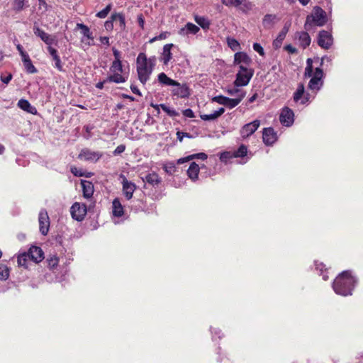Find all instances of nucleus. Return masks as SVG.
Returning <instances> with one entry per match:
<instances>
[{"mask_svg":"<svg viewBox=\"0 0 363 363\" xmlns=\"http://www.w3.org/2000/svg\"><path fill=\"white\" fill-rule=\"evenodd\" d=\"M156 58L152 57L147 58L143 52L139 53L136 60L137 73L138 79L143 84L149 80L155 65Z\"/></svg>","mask_w":363,"mask_h":363,"instance_id":"1","label":"nucleus"},{"mask_svg":"<svg viewBox=\"0 0 363 363\" xmlns=\"http://www.w3.org/2000/svg\"><path fill=\"white\" fill-rule=\"evenodd\" d=\"M313 60L311 58L306 60V67L305 68L304 77H311L309 81L308 89L317 94L323 85V71L320 67H316L315 72L313 70Z\"/></svg>","mask_w":363,"mask_h":363,"instance_id":"2","label":"nucleus"},{"mask_svg":"<svg viewBox=\"0 0 363 363\" xmlns=\"http://www.w3.org/2000/svg\"><path fill=\"white\" fill-rule=\"evenodd\" d=\"M356 280L348 271L342 272L334 281L333 289L337 294L348 296L352 294Z\"/></svg>","mask_w":363,"mask_h":363,"instance_id":"3","label":"nucleus"},{"mask_svg":"<svg viewBox=\"0 0 363 363\" xmlns=\"http://www.w3.org/2000/svg\"><path fill=\"white\" fill-rule=\"evenodd\" d=\"M327 21L326 12L320 6H315L306 17L304 28L306 31H314L316 27L323 26Z\"/></svg>","mask_w":363,"mask_h":363,"instance_id":"4","label":"nucleus"},{"mask_svg":"<svg viewBox=\"0 0 363 363\" xmlns=\"http://www.w3.org/2000/svg\"><path fill=\"white\" fill-rule=\"evenodd\" d=\"M158 82L163 85L172 86V94L173 96L179 98H189L191 94L189 87L186 84H180L168 77L164 72L158 74Z\"/></svg>","mask_w":363,"mask_h":363,"instance_id":"5","label":"nucleus"},{"mask_svg":"<svg viewBox=\"0 0 363 363\" xmlns=\"http://www.w3.org/2000/svg\"><path fill=\"white\" fill-rule=\"evenodd\" d=\"M110 71L112 74L109 75L106 79V81H108V82L121 84L126 82L128 77L121 74L123 72L121 61L113 60L110 67Z\"/></svg>","mask_w":363,"mask_h":363,"instance_id":"6","label":"nucleus"},{"mask_svg":"<svg viewBox=\"0 0 363 363\" xmlns=\"http://www.w3.org/2000/svg\"><path fill=\"white\" fill-rule=\"evenodd\" d=\"M239 68L234 84L235 86H246L253 76V70L247 69L243 65H240Z\"/></svg>","mask_w":363,"mask_h":363,"instance_id":"7","label":"nucleus"},{"mask_svg":"<svg viewBox=\"0 0 363 363\" xmlns=\"http://www.w3.org/2000/svg\"><path fill=\"white\" fill-rule=\"evenodd\" d=\"M70 212L72 217L74 220L81 221L84 218L86 214V206L76 202L72 206Z\"/></svg>","mask_w":363,"mask_h":363,"instance_id":"8","label":"nucleus"},{"mask_svg":"<svg viewBox=\"0 0 363 363\" xmlns=\"http://www.w3.org/2000/svg\"><path fill=\"white\" fill-rule=\"evenodd\" d=\"M39 230L42 235H46L50 228V218L48 212L42 209L38 216Z\"/></svg>","mask_w":363,"mask_h":363,"instance_id":"9","label":"nucleus"},{"mask_svg":"<svg viewBox=\"0 0 363 363\" xmlns=\"http://www.w3.org/2000/svg\"><path fill=\"white\" fill-rule=\"evenodd\" d=\"M103 154L98 151H92L88 148L82 149L78 155V158L89 162H97Z\"/></svg>","mask_w":363,"mask_h":363,"instance_id":"10","label":"nucleus"},{"mask_svg":"<svg viewBox=\"0 0 363 363\" xmlns=\"http://www.w3.org/2000/svg\"><path fill=\"white\" fill-rule=\"evenodd\" d=\"M333 44L332 35L327 30H320L318 36V45L323 49H329Z\"/></svg>","mask_w":363,"mask_h":363,"instance_id":"11","label":"nucleus"},{"mask_svg":"<svg viewBox=\"0 0 363 363\" xmlns=\"http://www.w3.org/2000/svg\"><path fill=\"white\" fill-rule=\"evenodd\" d=\"M260 121L259 120H255L251 123L244 125L240 130L241 137L243 138H248L258 129Z\"/></svg>","mask_w":363,"mask_h":363,"instance_id":"12","label":"nucleus"},{"mask_svg":"<svg viewBox=\"0 0 363 363\" xmlns=\"http://www.w3.org/2000/svg\"><path fill=\"white\" fill-rule=\"evenodd\" d=\"M294 112L291 109L288 107H285L282 109L279 120L281 124L285 126H290L294 123Z\"/></svg>","mask_w":363,"mask_h":363,"instance_id":"13","label":"nucleus"},{"mask_svg":"<svg viewBox=\"0 0 363 363\" xmlns=\"http://www.w3.org/2000/svg\"><path fill=\"white\" fill-rule=\"evenodd\" d=\"M123 193L128 200L133 197V194L136 189V185L127 180L125 177L123 178Z\"/></svg>","mask_w":363,"mask_h":363,"instance_id":"14","label":"nucleus"},{"mask_svg":"<svg viewBox=\"0 0 363 363\" xmlns=\"http://www.w3.org/2000/svg\"><path fill=\"white\" fill-rule=\"evenodd\" d=\"M262 138L265 145H272L277 140L276 133L272 128H265L263 129Z\"/></svg>","mask_w":363,"mask_h":363,"instance_id":"15","label":"nucleus"},{"mask_svg":"<svg viewBox=\"0 0 363 363\" xmlns=\"http://www.w3.org/2000/svg\"><path fill=\"white\" fill-rule=\"evenodd\" d=\"M27 254L29 255L30 260L35 263L40 262L44 257L42 249L36 246L31 247Z\"/></svg>","mask_w":363,"mask_h":363,"instance_id":"16","label":"nucleus"},{"mask_svg":"<svg viewBox=\"0 0 363 363\" xmlns=\"http://www.w3.org/2000/svg\"><path fill=\"white\" fill-rule=\"evenodd\" d=\"M33 32L35 35L39 37L45 43L49 46H51V45L55 41V39L50 34L45 33L38 26H34Z\"/></svg>","mask_w":363,"mask_h":363,"instance_id":"17","label":"nucleus"},{"mask_svg":"<svg viewBox=\"0 0 363 363\" xmlns=\"http://www.w3.org/2000/svg\"><path fill=\"white\" fill-rule=\"evenodd\" d=\"M48 51L50 55L52 61L55 62V67L60 72H63V66L61 62V59L58 55L57 50L52 46L48 47Z\"/></svg>","mask_w":363,"mask_h":363,"instance_id":"18","label":"nucleus"},{"mask_svg":"<svg viewBox=\"0 0 363 363\" xmlns=\"http://www.w3.org/2000/svg\"><path fill=\"white\" fill-rule=\"evenodd\" d=\"M199 28L192 23H187L184 27L179 30V34L182 36H189V35H195L199 31Z\"/></svg>","mask_w":363,"mask_h":363,"instance_id":"19","label":"nucleus"},{"mask_svg":"<svg viewBox=\"0 0 363 363\" xmlns=\"http://www.w3.org/2000/svg\"><path fill=\"white\" fill-rule=\"evenodd\" d=\"M174 47L175 45L172 43H169L164 45L160 58V60L163 62L164 65H167L169 61L172 60V54L171 50Z\"/></svg>","mask_w":363,"mask_h":363,"instance_id":"20","label":"nucleus"},{"mask_svg":"<svg viewBox=\"0 0 363 363\" xmlns=\"http://www.w3.org/2000/svg\"><path fill=\"white\" fill-rule=\"evenodd\" d=\"M81 185L83 191V196L86 199H89L94 194V184L92 182L86 180H82Z\"/></svg>","mask_w":363,"mask_h":363,"instance_id":"21","label":"nucleus"},{"mask_svg":"<svg viewBox=\"0 0 363 363\" xmlns=\"http://www.w3.org/2000/svg\"><path fill=\"white\" fill-rule=\"evenodd\" d=\"M289 29V25L285 24L282 30L279 32L277 38L273 41V47L275 49H278L281 46L283 40L286 38Z\"/></svg>","mask_w":363,"mask_h":363,"instance_id":"22","label":"nucleus"},{"mask_svg":"<svg viewBox=\"0 0 363 363\" xmlns=\"http://www.w3.org/2000/svg\"><path fill=\"white\" fill-rule=\"evenodd\" d=\"M308 32V31L306 30L297 33L300 46H301L303 49L309 46L311 42V37Z\"/></svg>","mask_w":363,"mask_h":363,"instance_id":"23","label":"nucleus"},{"mask_svg":"<svg viewBox=\"0 0 363 363\" xmlns=\"http://www.w3.org/2000/svg\"><path fill=\"white\" fill-rule=\"evenodd\" d=\"M234 62L235 64H244L248 65L251 63L250 57L245 52H237L235 54Z\"/></svg>","mask_w":363,"mask_h":363,"instance_id":"24","label":"nucleus"},{"mask_svg":"<svg viewBox=\"0 0 363 363\" xmlns=\"http://www.w3.org/2000/svg\"><path fill=\"white\" fill-rule=\"evenodd\" d=\"M151 106L155 108L156 110H157V112L160 113V107L169 116L171 117H176L179 116V113L173 109L167 106V105L162 104L160 105L157 104H151Z\"/></svg>","mask_w":363,"mask_h":363,"instance_id":"25","label":"nucleus"},{"mask_svg":"<svg viewBox=\"0 0 363 363\" xmlns=\"http://www.w3.org/2000/svg\"><path fill=\"white\" fill-rule=\"evenodd\" d=\"M207 157H208V156L206 153L200 152V153H196V154H193V155H189L186 157L180 158L177 160V163L183 164L186 162L190 161L194 159H199L201 160H205L207 159Z\"/></svg>","mask_w":363,"mask_h":363,"instance_id":"26","label":"nucleus"},{"mask_svg":"<svg viewBox=\"0 0 363 363\" xmlns=\"http://www.w3.org/2000/svg\"><path fill=\"white\" fill-rule=\"evenodd\" d=\"M199 173V165L193 162L191 163L188 170H187V174L189 177L192 179L193 181H195L198 179V175Z\"/></svg>","mask_w":363,"mask_h":363,"instance_id":"27","label":"nucleus"},{"mask_svg":"<svg viewBox=\"0 0 363 363\" xmlns=\"http://www.w3.org/2000/svg\"><path fill=\"white\" fill-rule=\"evenodd\" d=\"M18 106L20 108L28 113L33 114L37 113L35 108L32 106L29 101L26 99H20L18 102Z\"/></svg>","mask_w":363,"mask_h":363,"instance_id":"28","label":"nucleus"},{"mask_svg":"<svg viewBox=\"0 0 363 363\" xmlns=\"http://www.w3.org/2000/svg\"><path fill=\"white\" fill-rule=\"evenodd\" d=\"M144 181H146L148 184L155 186L161 183L162 179L155 172H152L145 176Z\"/></svg>","mask_w":363,"mask_h":363,"instance_id":"29","label":"nucleus"},{"mask_svg":"<svg viewBox=\"0 0 363 363\" xmlns=\"http://www.w3.org/2000/svg\"><path fill=\"white\" fill-rule=\"evenodd\" d=\"M245 96V93H241L238 97H236L235 99H230L228 97V100L226 101V104L225 105V106L229 108H233L235 107L241 102Z\"/></svg>","mask_w":363,"mask_h":363,"instance_id":"30","label":"nucleus"},{"mask_svg":"<svg viewBox=\"0 0 363 363\" xmlns=\"http://www.w3.org/2000/svg\"><path fill=\"white\" fill-rule=\"evenodd\" d=\"M113 213L116 217H121L123 214V208L118 199H115L113 201Z\"/></svg>","mask_w":363,"mask_h":363,"instance_id":"31","label":"nucleus"},{"mask_svg":"<svg viewBox=\"0 0 363 363\" xmlns=\"http://www.w3.org/2000/svg\"><path fill=\"white\" fill-rule=\"evenodd\" d=\"M305 92V87L303 84L300 83L298 84L296 91L294 94V101L298 102L299 100L301 101Z\"/></svg>","mask_w":363,"mask_h":363,"instance_id":"32","label":"nucleus"},{"mask_svg":"<svg viewBox=\"0 0 363 363\" xmlns=\"http://www.w3.org/2000/svg\"><path fill=\"white\" fill-rule=\"evenodd\" d=\"M111 19L115 22L118 21L119 26L121 29H123L125 26V21L124 15L121 13H113L111 16Z\"/></svg>","mask_w":363,"mask_h":363,"instance_id":"33","label":"nucleus"},{"mask_svg":"<svg viewBox=\"0 0 363 363\" xmlns=\"http://www.w3.org/2000/svg\"><path fill=\"white\" fill-rule=\"evenodd\" d=\"M30 260L29 255L24 252L18 257V264L20 267L28 268V262Z\"/></svg>","mask_w":363,"mask_h":363,"instance_id":"34","label":"nucleus"},{"mask_svg":"<svg viewBox=\"0 0 363 363\" xmlns=\"http://www.w3.org/2000/svg\"><path fill=\"white\" fill-rule=\"evenodd\" d=\"M77 28L81 29L82 34L88 39L93 40L92 33L88 26L83 23H77Z\"/></svg>","mask_w":363,"mask_h":363,"instance_id":"35","label":"nucleus"},{"mask_svg":"<svg viewBox=\"0 0 363 363\" xmlns=\"http://www.w3.org/2000/svg\"><path fill=\"white\" fill-rule=\"evenodd\" d=\"M276 16L274 15L267 14L263 18V26L264 28H270L274 22Z\"/></svg>","mask_w":363,"mask_h":363,"instance_id":"36","label":"nucleus"},{"mask_svg":"<svg viewBox=\"0 0 363 363\" xmlns=\"http://www.w3.org/2000/svg\"><path fill=\"white\" fill-rule=\"evenodd\" d=\"M9 276V269L5 264H0V280H6Z\"/></svg>","mask_w":363,"mask_h":363,"instance_id":"37","label":"nucleus"},{"mask_svg":"<svg viewBox=\"0 0 363 363\" xmlns=\"http://www.w3.org/2000/svg\"><path fill=\"white\" fill-rule=\"evenodd\" d=\"M195 21L203 29L208 28L210 26L209 21L204 17L196 16Z\"/></svg>","mask_w":363,"mask_h":363,"instance_id":"38","label":"nucleus"},{"mask_svg":"<svg viewBox=\"0 0 363 363\" xmlns=\"http://www.w3.org/2000/svg\"><path fill=\"white\" fill-rule=\"evenodd\" d=\"M111 8H112V5L111 4H108L105 7V9H104L103 10L99 11L96 13V16L100 18H106L107 16V15L108 14V13L111 11Z\"/></svg>","mask_w":363,"mask_h":363,"instance_id":"39","label":"nucleus"},{"mask_svg":"<svg viewBox=\"0 0 363 363\" xmlns=\"http://www.w3.org/2000/svg\"><path fill=\"white\" fill-rule=\"evenodd\" d=\"M25 69L26 72L29 74H35L38 72V69L35 68V67L33 65L32 61L30 60L28 62H26L23 64Z\"/></svg>","mask_w":363,"mask_h":363,"instance_id":"40","label":"nucleus"},{"mask_svg":"<svg viewBox=\"0 0 363 363\" xmlns=\"http://www.w3.org/2000/svg\"><path fill=\"white\" fill-rule=\"evenodd\" d=\"M24 5V0H13V9L16 11H20L23 9Z\"/></svg>","mask_w":363,"mask_h":363,"instance_id":"41","label":"nucleus"},{"mask_svg":"<svg viewBox=\"0 0 363 363\" xmlns=\"http://www.w3.org/2000/svg\"><path fill=\"white\" fill-rule=\"evenodd\" d=\"M247 149L245 145H241L235 153V156L238 157H242L247 155Z\"/></svg>","mask_w":363,"mask_h":363,"instance_id":"42","label":"nucleus"},{"mask_svg":"<svg viewBox=\"0 0 363 363\" xmlns=\"http://www.w3.org/2000/svg\"><path fill=\"white\" fill-rule=\"evenodd\" d=\"M227 100H228V97L222 96V95L214 96L212 99L213 101L216 102V103H218L220 105H223V106H225L226 104Z\"/></svg>","mask_w":363,"mask_h":363,"instance_id":"43","label":"nucleus"},{"mask_svg":"<svg viewBox=\"0 0 363 363\" xmlns=\"http://www.w3.org/2000/svg\"><path fill=\"white\" fill-rule=\"evenodd\" d=\"M243 2V0H223V3L226 6H239Z\"/></svg>","mask_w":363,"mask_h":363,"instance_id":"44","label":"nucleus"},{"mask_svg":"<svg viewBox=\"0 0 363 363\" xmlns=\"http://www.w3.org/2000/svg\"><path fill=\"white\" fill-rule=\"evenodd\" d=\"M164 169L167 173L172 174L175 172L176 167L174 163L169 162L164 164Z\"/></svg>","mask_w":363,"mask_h":363,"instance_id":"45","label":"nucleus"},{"mask_svg":"<svg viewBox=\"0 0 363 363\" xmlns=\"http://www.w3.org/2000/svg\"><path fill=\"white\" fill-rule=\"evenodd\" d=\"M228 44L229 47L233 50H236L239 47V43L233 38H228Z\"/></svg>","mask_w":363,"mask_h":363,"instance_id":"46","label":"nucleus"},{"mask_svg":"<svg viewBox=\"0 0 363 363\" xmlns=\"http://www.w3.org/2000/svg\"><path fill=\"white\" fill-rule=\"evenodd\" d=\"M253 49L255 51L257 52L261 56L264 55V51L263 48L261 46L260 44L257 43H255L253 44Z\"/></svg>","mask_w":363,"mask_h":363,"instance_id":"47","label":"nucleus"},{"mask_svg":"<svg viewBox=\"0 0 363 363\" xmlns=\"http://www.w3.org/2000/svg\"><path fill=\"white\" fill-rule=\"evenodd\" d=\"M200 117L203 121H213L217 118L214 113L211 114L201 115Z\"/></svg>","mask_w":363,"mask_h":363,"instance_id":"48","label":"nucleus"},{"mask_svg":"<svg viewBox=\"0 0 363 363\" xmlns=\"http://www.w3.org/2000/svg\"><path fill=\"white\" fill-rule=\"evenodd\" d=\"M228 93L231 96H236L238 97L241 93H244L238 89H231L228 90Z\"/></svg>","mask_w":363,"mask_h":363,"instance_id":"49","label":"nucleus"},{"mask_svg":"<svg viewBox=\"0 0 363 363\" xmlns=\"http://www.w3.org/2000/svg\"><path fill=\"white\" fill-rule=\"evenodd\" d=\"M21 57V60H22V62L23 63H26V62H29L30 60L28 54L26 52H23L20 54Z\"/></svg>","mask_w":363,"mask_h":363,"instance_id":"50","label":"nucleus"},{"mask_svg":"<svg viewBox=\"0 0 363 363\" xmlns=\"http://www.w3.org/2000/svg\"><path fill=\"white\" fill-rule=\"evenodd\" d=\"M183 115L188 118H194L195 116L193 111L191 108H186L184 110Z\"/></svg>","mask_w":363,"mask_h":363,"instance_id":"51","label":"nucleus"},{"mask_svg":"<svg viewBox=\"0 0 363 363\" xmlns=\"http://www.w3.org/2000/svg\"><path fill=\"white\" fill-rule=\"evenodd\" d=\"M113 22L114 21H112V19L106 21L104 23L105 28L107 30H112L113 28Z\"/></svg>","mask_w":363,"mask_h":363,"instance_id":"52","label":"nucleus"},{"mask_svg":"<svg viewBox=\"0 0 363 363\" xmlns=\"http://www.w3.org/2000/svg\"><path fill=\"white\" fill-rule=\"evenodd\" d=\"M125 146L124 145H118L114 150V155H119L125 151Z\"/></svg>","mask_w":363,"mask_h":363,"instance_id":"53","label":"nucleus"},{"mask_svg":"<svg viewBox=\"0 0 363 363\" xmlns=\"http://www.w3.org/2000/svg\"><path fill=\"white\" fill-rule=\"evenodd\" d=\"M112 50L114 56V61H121L120 52L114 48H113Z\"/></svg>","mask_w":363,"mask_h":363,"instance_id":"54","label":"nucleus"},{"mask_svg":"<svg viewBox=\"0 0 363 363\" xmlns=\"http://www.w3.org/2000/svg\"><path fill=\"white\" fill-rule=\"evenodd\" d=\"M137 21L138 23L139 26L143 29L144 28V24H145V20L143 18V16L142 14H140L137 17Z\"/></svg>","mask_w":363,"mask_h":363,"instance_id":"55","label":"nucleus"},{"mask_svg":"<svg viewBox=\"0 0 363 363\" xmlns=\"http://www.w3.org/2000/svg\"><path fill=\"white\" fill-rule=\"evenodd\" d=\"M310 99H311L310 94L304 92V95L303 96V99L301 101V104H307L308 101H310Z\"/></svg>","mask_w":363,"mask_h":363,"instance_id":"56","label":"nucleus"},{"mask_svg":"<svg viewBox=\"0 0 363 363\" xmlns=\"http://www.w3.org/2000/svg\"><path fill=\"white\" fill-rule=\"evenodd\" d=\"M71 172L77 177H82L83 174L81 170H79L77 167H72Z\"/></svg>","mask_w":363,"mask_h":363,"instance_id":"57","label":"nucleus"},{"mask_svg":"<svg viewBox=\"0 0 363 363\" xmlns=\"http://www.w3.org/2000/svg\"><path fill=\"white\" fill-rule=\"evenodd\" d=\"M12 79V74H9L6 77L1 76V81L4 84H8Z\"/></svg>","mask_w":363,"mask_h":363,"instance_id":"58","label":"nucleus"},{"mask_svg":"<svg viewBox=\"0 0 363 363\" xmlns=\"http://www.w3.org/2000/svg\"><path fill=\"white\" fill-rule=\"evenodd\" d=\"M130 89L133 91V93H134L138 96H142L141 92L140 91V90L138 89V88L136 86L132 84L130 86Z\"/></svg>","mask_w":363,"mask_h":363,"instance_id":"59","label":"nucleus"},{"mask_svg":"<svg viewBox=\"0 0 363 363\" xmlns=\"http://www.w3.org/2000/svg\"><path fill=\"white\" fill-rule=\"evenodd\" d=\"M285 49L289 51L290 53H296V49L295 48H294L292 45H286L285 46Z\"/></svg>","mask_w":363,"mask_h":363,"instance_id":"60","label":"nucleus"},{"mask_svg":"<svg viewBox=\"0 0 363 363\" xmlns=\"http://www.w3.org/2000/svg\"><path fill=\"white\" fill-rule=\"evenodd\" d=\"M225 112L224 108H220L218 110L214 111L215 115L216 116V118H218L220 117L223 113Z\"/></svg>","mask_w":363,"mask_h":363,"instance_id":"61","label":"nucleus"},{"mask_svg":"<svg viewBox=\"0 0 363 363\" xmlns=\"http://www.w3.org/2000/svg\"><path fill=\"white\" fill-rule=\"evenodd\" d=\"M166 38V34L164 33H161L159 36L157 37H155L153 38L152 39H151L150 40V43H152L154 41H155L156 40H162V39H164Z\"/></svg>","mask_w":363,"mask_h":363,"instance_id":"62","label":"nucleus"},{"mask_svg":"<svg viewBox=\"0 0 363 363\" xmlns=\"http://www.w3.org/2000/svg\"><path fill=\"white\" fill-rule=\"evenodd\" d=\"M100 41L101 43L106 45L108 46L110 45L109 43V38L108 37H101Z\"/></svg>","mask_w":363,"mask_h":363,"instance_id":"63","label":"nucleus"},{"mask_svg":"<svg viewBox=\"0 0 363 363\" xmlns=\"http://www.w3.org/2000/svg\"><path fill=\"white\" fill-rule=\"evenodd\" d=\"M108 81H106V79L104 80L103 82H99L96 84V87L99 89H102L104 88V85L106 82H108Z\"/></svg>","mask_w":363,"mask_h":363,"instance_id":"64","label":"nucleus"}]
</instances>
